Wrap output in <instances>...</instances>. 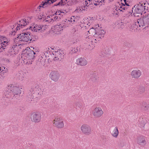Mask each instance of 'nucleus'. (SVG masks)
Listing matches in <instances>:
<instances>
[{"mask_svg": "<svg viewBox=\"0 0 149 149\" xmlns=\"http://www.w3.org/2000/svg\"><path fill=\"white\" fill-rule=\"evenodd\" d=\"M22 89L21 86L17 84L8 85L6 88L4 95L7 98L9 97L12 95L14 96L16 95L19 97V95L22 92Z\"/></svg>", "mask_w": 149, "mask_h": 149, "instance_id": "obj_1", "label": "nucleus"}, {"mask_svg": "<svg viewBox=\"0 0 149 149\" xmlns=\"http://www.w3.org/2000/svg\"><path fill=\"white\" fill-rule=\"evenodd\" d=\"M149 4L146 1H141L138 4L135 8V12L138 14L145 13L148 10Z\"/></svg>", "mask_w": 149, "mask_h": 149, "instance_id": "obj_2", "label": "nucleus"}, {"mask_svg": "<svg viewBox=\"0 0 149 149\" xmlns=\"http://www.w3.org/2000/svg\"><path fill=\"white\" fill-rule=\"evenodd\" d=\"M29 22V20L28 19H22L20 20L16 24L14 25L11 27L12 29L11 31V34L12 35H14L15 33V31L18 29L20 30L23 27L25 26Z\"/></svg>", "mask_w": 149, "mask_h": 149, "instance_id": "obj_3", "label": "nucleus"}, {"mask_svg": "<svg viewBox=\"0 0 149 149\" xmlns=\"http://www.w3.org/2000/svg\"><path fill=\"white\" fill-rule=\"evenodd\" d=\"M95 27L96 28V32L93 35L94 40L93 41L96 43L98 42L101 39L103 38L105 32L103 29H101V27H99V24L96 25Z\"/></svg>", "mask_w": 149, "mask_h": 149, "instance_id": "obj_4", "label": "nucleus"}, {"mask_svg": "<svg viewBox=\"0 0 149 149\" xmlns=\"http://www.w3.org/2000/svg\"><path fill=\"white\" fill-rule=\"evenodd\" d=\"M47 27V25H42L40 24H36L30 27L29 29L35 32L42 33L45 31Z\"/></svg>", "mask_w": 149, "mask_h": 149, "instance_id": "obj_5", "label": "nucleus"}, {"mask_svg": "<svg viewBox=\"0 0 149 149\" xmlns=\"http://www.w3.org/2000/svg\"><path fill=\"white\" fill-rule=\"evenodd\" d=\"M80 1V0H61L60 2L55 5V6H72L75 5Z\"/></svg>", "mask_w": 149, "mask_h": 149, "instance_id": "obj_6", "label": "nucleus"}, {"mask_svg": "<svg viewBox=\"0 0 149 149\" xmlns=\"http://www.w3.org/2000/svg\"><path fill=\"white\" fill-rule=\"evenodd\" d=\"M49 54L48 52H45L39 56L38 60V63L40 65H44L45 64V62L46 59H49Z\"/></svg>", "mask_w": 149, "mask_h": 149, "instance_id": "obj_7", "label": "nucleus"}, {"mask_svg": "<svg viewBox=\"0 0 149 149\" xmlns=\"http://www.w3.org/2000/svg\"><path fill=\"white\" fill-rule=\"evenodd\" d=\"M10 39L4 36L0 37V52L1 49H4L5 47L10 44Z\"/></svg>", "mask_w": 149, "mask_h": 149, "instance_id": "obj_8", "label": "nucleus"}, {"mask_svg": "<svg viewBox=\"0 0 149 149\" xmlns=\"http://www.w3.org/2000/svg\"><path fill=\"white\" fill-rule=\"evenodd\" d=\"M23 32L20 34L18 38H20L21 41H23L25 42H28L29 41L30 37V33L28 31H26L25 30H24Z\"/></svg>", "mask_w": 149, "mask_h": 149, "instance_id": "obj_9", "label": "nucleus"}, {"mask_svg": "<svg viewBox=\"0 0 149 149\" xmlns=\"http://www.w3.org/2000/svg\"><path fill=\"white\" fill-rule=\"evenodd\" d=\"M86 4L85 1L83 3V5L79 6L76 7V9L74 11V13L77 14H81L84 13L85 11H86L87 9V7L88 6V5H87Z\"/></svg>", "mask_w": 149, "mask_h": 149, "instance_id": "obj_10", "label": "nucleus"}, {"mask_svg": "<svg viewBox=\"0 0 149 149\" xmlns=\"http://www.w3.org/2000/svg\"><path fill=\"white\" fill-rule=\"evenodd\" d=\"M34 92H32L27 96L28 98L29 101H32L34 97L38 98L41 96V92L39 91V89H37L36 88L34 89Z\"/></svg>", "mask_w": 149, "mask_h": 149, "instance_id": "obj_11", "label": "nucleus"}, {"mask_svg": "<svg viewBox=\"0 0 149 149\" xmlns=\"http://www.w3.org/2000/svg\"><path fill=\"white\" fill-rule=\"evenodd\" d=\"M82 132L84 135H89L91 134V127L87 124H83L80 128Z\"/></svg>", "mask_w": 149, "mask_h": 149, "instance_id": "obj_12", "label": "nucleus"}, {"mask_svg": "<svg viewBox=\"0 0 149 149\" xmlns=\"http://www.w3.org/2000/svg\"><path fill=\"white\" fill-rule=\"evenodd\" d=\"M41 119V115L40 112H36L33 113L31 114V120L35 123L39 122Z\"/></svg>", "mask_w": 149, "mask_h": 149, "instance_id": "obj_13", "label": "nucleus"}, {"mask_svg": "<svg viewBox=\"0 0 149 149\" xmlns=\"http://www.w3.org/2000/svg\"><path fill=\"white\" fill-rule=\"evenodd\" d=\"M103 111L102 109L99 107L95 108L92 111L93 116L96 118L101 117L103 113Z\"/></svg>", "mask_w": 149, "mask_h": 149, "instance_id": "obj_14", "label": "nucleus"}, {"mask_svg": "<svg viewBox=\"0 0 149 149\" xmlns=\"http://www.w3.org/2000/svg\"><path fill=\"white\" fill-rule=\"evenodd\" d=\"M54 124L58 128H61L63 127L64 124L63 121L58 117H56L53 120Z\"/></svg>", "mask_w": 149, "mask_h": 149, "instance_id": "obj_15", "label": "nucleus"}, {"mask_svg": "<svg viewBox=\"0 0 149 149\" xmlns=\"http://www.w3.org/2000/svg\"><path fill=\"white\" fill-rule=\"evenodd\" d=\"M62 51L58 50L57 51H53L52 52L54 60V61H60L62 58L63 55L62 54L61 52Z\"/></svg>", "mask_w": 149, "mask_h": 149, "instance_id": "obj_16", "label": "nucleus"}, {"mask_svg": "<svg viewBox=\"0 0 149 149\" xmlns=\"http://www.w3.org/2000/svg\"><path fill=\"white\" fill-rule=\"evenodd\" d=\"M17 45L16 43H14L8 52L7 54L8 56H15L16 53L15 51L17 48Z\"/></svg>", "mask_w": 149, "mask_h": 149, "instance_id": "obj_17", "label": "nucleus"}, {"mask_svg": "<svg viewBox=\"0 0 149 149\" xmlns=\"http://www.w3.org/2000/svg\"><path fill=\"white\" fill-rule=\"evenodd\" d=\"M141 75V71L138 69L132 70L131 73V75L132 78L137 79Z\"/></svg>", "mask_w": 149, "mask_h": 149, "instance_id": "obj_18", "label": "nucleus"}, {"mask_svg": "<svg viewBox=\"0 0 149 149\" xmlns=\"http://www.w3.org/2000/svg\"><path fill=\"white\" fill-rule=\"evenodd\" d=\"M50 76L52 80L56 81L58 80L60 75L57 71H53L50 73Z\"/></svg>", "mask_w": 149, "mask_h": 149, "instance_id": "obj_19", "label": "nucleus"}, {"mask_svg": "<svg viewBox=\"0 0 149 149\" xmlns=\"http://www.w3.org/2000/svg\"><path fill=\"white\" fill-rule=\"evenodd\" d=\"M35 53L33 50H26L25 54V56L26 57V59H33L34 58Z\"/></svg>", "mask_w": 149, "mask_h": 149, "instance_id": "obj_20", "label": "nucleus"}, {"mask_svg": "<svg viewBox=\"0 0 149 149\" xmlns=\"http://www.w3.org/2000/svg\"><path fill=\"white\" fill-rule=\"evenodd\" d=\"M76 63L78 65L84 66L87 64L88 61L84 58L81 57L76 60Z\"/></svg>", "mask_w": 149, "mask_h": 149, "instance_id": "obj_21", "label": "nucleus"}, {"mask_svg": "<svg viewBox=\"0 0 149 149\" xmlns=\"http://www.w3.org/2000/svg\"><path fill=\"white\" fill-rule=\"evenodd\" d=\"M54 30L53 31V32L57 34H60L61 32L63 30V26L61 24H58L55 25L54 27Z\"/></svg>", "mask_w": 149, "mask_h": 149, "instance_id": "obj_22", "label": "nucleus"}, {"mask_svg": "<svg viewBox=\"0 0 149 149\" xmlns=\"http://www.w3.org/2000/svg\"><path fill=\"white\" fill-rule=\"evenodd\" d=\"M135 25L137 26H139L140 27L144 26H147L146 24L143 17L138 19L136 22H135Z\"/></svg>", "mask_w": 149, "mask_h": 149, "instance_id": "obj_23", "label": "nucleus"}, {"mask_svg": "<svg viewBox=\"0 0 149 149\" xmlns=\"http://www.w3.org/2000/svg\"><path fill=\"white\" fill-rule=\"evenodd\" d=\"M102 0H86V4L88 6L91 4H94L95 6H97L100 3H102Z\"/></svg>", "mask_w": 149, "mask_h": 149, "instance_id": "obj_24", "label": "nucleus"}, {"mask_svg": "<svg viewBox=\"0 0 149 149\" xmlns=\"http://www.w3.org/2000/svg\"><path fill=\"white\" fill-rule=\"evenodd\" d=\"M137 142L138 144L142 146L145 145L146 144L145 137L143 136H141L138 137L137 139Z\"/></svg>", "mask_w": 149, "mask_h": 149, "instance_id": "obj_25", "label": "nucleus"}, {"mask_svg": "<svg viewBox=\"0 0 149 149\" xmlns=\"http://www.w3.org/2000/svg\"><path fill=\"white\" fill-rule=\"evenodd\" d=\"M61 13H65V12L63 10H59L57 12H56L55 13V15H58V16H54V15L53 16H51L52 17H53L54 20L53 22L54 21H59L61 19Z\"/></svg>", "mask_w": 149, "mask_h": 149, "instance_id": "obj_26", "label": "nucleus"}, {"mask_svg": "<svg viewBox=\"0 0 149 149\" xmlns=\"http://www.w3.org/2000/svg\"><path fill=\"white\" fill-rule=\"evenodd\" d=\"M54 2H55V1H54L53 0H45L44 2H42L43 3L40 5L39 7H40L45 8L48 6L51 3H52Z\"/></svg>", "mask_w": 149, "mask_h": 149, "instance_id": "obj_27", "label": "nucleus"}, {"mask_svg": "<svg viewBox=\"0 0 149 149\" xmlns=\"http://www.w3.org/2000/svg\"><path fill=\"white\" fill-rule=\"evenodd\" d=\"M25 73L22 71L18 72L16 75V77L19 80H23L25 77Z\"/></svg>", "mask_w": 149, "mask_h": 149, "instance_id": "obj_28", "label": "nucleus"}, {"mask_svg": "<svg viewBox=\"0 0 149 149\" xmlns=\"http://www.w3.org/2000/svg\"><path fill=\"white\" fill-rule=\"evenodd\" d=\"M111 135L114 137L116 138L117 137L119 134V132L118 127H115L111 133Z\"/></svg>", "mask_w": 149, "mask_h": 149, "instance_id": "obj_29", "label": "nucleus"}, {"mask_svg": "<svg viewBox=\"0 0 149 149\" xmlns=\"http://www.w3.org/2000/svg\"><path fill=\"white\" fill-rule=\"evenodd\" d=\"M78 18V17H75L74 16H72L68 20L72 24H73L75 22H77V19Z\"/></svg>", "mask_w": 149, "mask_h": 149, "instance_id": "obj_30", "label": "nucleus"}, {"mask_svg": "<svg viewBox=\"0 0 149 149\" xmlns=\"http://www.w3.org/2000/svg\"><path fill=\"white\" fill-rule=\"evenodd\" d=\"M54 19L51 16H47V18H45V22H47L48 23H52L53 22Z\"/></svg>", "mask_w": 149, "mask_h": 149, "instance_id": "obj_31", "label": "nucleus"}, {"mask_svg": "<svg viewBox=\"0 0 149 149\" xmlns=\"http://www.w3.org/2000/svg\"><path fill=\"white\" fill-rule=\"evenodd\" d=\"M38 38V37L36 35H30L29 42H33V41L36 40Z\"/></svg>", "mask_w": 149, "mask_h": 149, "instance_id": "obj_32", "label": "nucleus"}, {"mask_svg": "<svg viewBox=\"0 0 149 149\" xmlns=\"http://www.w3.org/2000/svg\"><path fill=\"white\" fill-rule=\"evenodd\" d=\"M143 17L146 24V26H147L148 25H149V13L146 15H145Z\"/></svg>", "mask_w": 149, "mask_h": 149, "instance_id": "obj_33", "label": "nucleus"}, {"mask_svg": "<svg viewBox=\"0 0 149 149\" xmlns=\"http://www.w3.org/2000/svg\"><path fill=\"white\" fill-rule=\"evenodd\" d=\"M142 106L143 108L145 110H147L149 108V104H148L146 103H143L142 104Z\"/></svg>", "mask_w": 149, "mask_h": 149, "instance_id": "obj_34", "label": "nucleus"}, {"mask_svg": "<svg viewBox=\"0 0 149 149\" xmlns=\"http://www.w3.org/2000/svg\"><path fill=\"white\" fill-rule=\"evenodd\" d=\"M78 51V49L77 48H74L72 47L71 49L70 53L73 54L77 52Z\"/></svg>", "mask_w": 149, "mask_h": 149, "instance_id": "obj_35", "label": "nucleus"}, {"mask_svg": "<svg viewBox=\"0 0 149 149\" xmlns=\"http://www.w3.org/2000/svg\"><path fill=\"white\" fill-rule=\"evenodd\" d=\"M125 6L124 5H123L121 6L120 5V6H118V8H119L118 10H120V11H123V10H125L127 9L126 7H125Z\"/></svg>", "mask_w": 149, "mask_h": 149, "instance_id": "obj_36", "label": "nucleus"}, {"mask_svg": "<svg viewBox=\"0 0 149 149\" xmlns=\"http://www.w3.org/2000/svg\"><path fill=\"white\" fill-rule=\"evenodd\" d=\"M96 27H95H95H92L89 30L88 32L89 33H91L92 35H93V33H95H95L96 32Z\"/></svg>", "mask_w": 149, "mask_h": 149, "instance_id": "obj_37", "label": "nucleus"}, {"mask_svg": "<svg viewBox=\"0 0 149 149\" xmlns=\"http://www.w3.org/2000/svg\"><path fill=\"white\" fill-rule=\"evenodd\" d=\"M38 19H41L42 21H45V17H44L43 15H42V14H40V16H38Z\"/></svg>", "mask_w": 149, "mask_h": 149, "instance_id": "obj_38", "label": "nucleus"}, {"mask_svg": "<svg viewBox=\"0 0 149 149\" xmlns=\"http://www.w3.org/2000/svg\"><path fill=\"white\" fill-rule=\"evenodd\" d=\"M66 22L65 21H63L62 22V24L63 26V27H67L69 26V25L68 24H67L65 23Z\"/></svg>", "mask_w": 149, "mask_h": 149, "instance_id": "obj_39", "label": "nucleus"}, {"mask_svg": "<svg viewBox=\"0 0 149 149\" xmlns=\"http://www.w3.org/2000/svg\"><path fill=\"white\" fill-rule=\"evenodd\" d=\"M139 90L141 93L144 92L145 88L142 86H140L139 87Z\"/></svg>", "mask_w": 149, "mask_h": 149, "instance_id": "obj_40", "label": "nucleus"}, {"mask_svg": "<svg viewBox=\"0 0 149 149\" xmlns=\"http://www.w3.org/2000/svg\"><path fill=\"white\" fill-rule=\"evenodd\" d=\"M123 26V24L122 22H120L118 24V27L119 28L122 29Z\"/></svg>", "mask_w": 149, "mask_h": 149, "instance_id": "obj_41", "label": "nucleus"}, {"mask_svg": "<svg viewBox=\"0 0 149 149\" xmlns=\"http://www.w3.org/2000/svg\"><path fill=\"white\" fill-rule=\"evenodd\" d=\"M65 21L66 22H65V23H67L68 24L69 26H70L71 25L70 24L71 23L68 19H66Z\"/></svg>", "mask_w": 149, "mask_h": 149, "instance_id": "obj_42", "label": "nucleus"}, {"mask_svg": "<svg viewBox=\"0 0 149 149\" xmlns=\"http://www.w3.org/2000/svg\"><path fill=\"white\" fill-rule=\"evenodd\" d=\"M72 32H74V33H75L76 32V29L75 28H74L72 30Z\"/></svg>", "mask_w": 149, "mask_h": 149, "instance_id": "obj_43", "label": "nucleus"}, {"mask_svg": "<svg viewBox=\"0 0 149 149\" xmlns=\"http://www.w3.org/2000/svg\"><path fill=\"white\" fill-rule=\"evenodd\" d=\"M2 71H3V70H2L1 67H0V75L2 74Z\"/></svg>", "mask_w": 149, "mask_h": 149, "instance_id": "obj_44", "label": "nucleus"}, {"mask_svg": "<svg viewBox=\"0 0 149 149\" xmlns=\"http://www.w3.org/2000/svg\"><path fill=\"white\" fill-rule=\"evenodd\" d=\"M106 1L105 0H102V3H105Z\"/></svg>", "mask_w": 149, "mask_h": 149, "instance_id": "obj_45", "label": "nucleus"}, {"mask_svg": "<svg viewBox=\"0 0 149 149\" xmlns=\"http://www.w3.org/2000/svg\"><path fill=\"white\" fill-rule=\"evenodd\" d=\"M127 2L126 3H125V4L127 6H129V5L128 3H127Z\"/></svg>", "mask_w": 149, "mask_h": 149, "instance_id": "obj_46", "label": "nucleus"}, {"mask_svg": "<svg viewBox=\"0 0 149 149\" xmlns=\"http://www.w3.org/2000/svg\"><path fill=\"white\" fill-rule=\"evenodd\" d=\"M114 0H109V2L113 1Z\"/></svg>", "mask_w": 149, "mask_h": 149, "instance_id": "obj_47", "label": "nucleus"}, {"mask_svg": "<svg viewBox=\"0 0 149 149\" xmlns=\"http://www.w3.org/2000/svg\"><path fill=\"white\" fill-rule=\"evenodd\" d=\"M127 0H124V1L125 2V3H126L127 1H126Z\"/></svg>", "mask_w": 149, "mask_h": 149, "instance_id": "obj_48", "label": "nucleus"}, {"mask_svg": "<svg viewBox=\"0 0 149 149\" xmlns=\"http://www.w3.org/2000/svg\"><path fill=\"white\" fill-rule=\"evenodd\" d=\"M54 1H55V2L57 0H53Z\"/></svg>", "mask_w": 149, "mask_h": 149, "instance_id": "obj_49", "label": "nucleus"}, {"mask_svg": "<svg viewBox=\"0 0 149 149\" xmlns=\"http://www.w3.org/2000/svg\"><path fill=\"white\" fill-rule=\"evenodd\" d=\"M64 11L65 12H66V10H64Z\"/></svg>", "mask_w": 149, "mask_h": 149, "instance_id": "obj_50", "label": "nucleus"}, {"mask_svg": "<svg viewBox=\"0 0 149 149\" xmlns=\"http://www.w3.org/2000/svg\"><path fill=\"white\" fill-rule=\"evenodd\" d=\"M27 29H26V30H27Z\"/></svg>", "mask_w": 149, "mask_h": 149, "instance_id": "obj_51", "label": "nucleus"}]
</instances>
